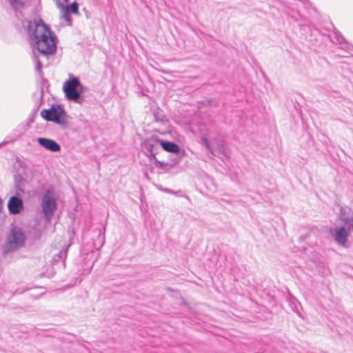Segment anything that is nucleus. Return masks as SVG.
<instances>
[{"label": "nucleus", "instance_id": "a211bd4d", "mask_svg": "<svg viewBox=\"0 0 353 353\" xmlns=\"http://www.w3.org/2000/svg\"><path fill=\"white\" fill-rule=\"evenodd\" d=\"M9 3L15 11L23 7V3L21 0H9Z\"/></svg>", "mask_w": 353, "mask_h": 353}, {"label": "nucleus", "instance_id": "423d86ee", "mask_svg": "<svg viewBox=\"0 0 353 353\" xmlns=\"http://www.w3.org/2000/svg\"><path fill=\"white\" fill-rule=\"evenodd\" d=\"M20 195L12 196L8 202V209L10 214H19L24 209V203Z\"/></svg>", "mask_w": 353, "mask_h": 353}, {"label": "nucleus", "instance_id": "f03ea898", "mask_svg": "<svg viewBox=\"0 0 353 353\" xmlns=\"http://www.w3.org/2000/svg\"><path fill=\"white\" fill-rule=\"evenodd\" d=\"M85 86L81 83L79 78L73 77L67 80L63 86V90L65 98L77 103L81 104L84 101L83 93Z\"/></svg>", "mask_w": 353, "mask_h": 353}, {"label": "nucleus", "instance_id": "4468645a", "mask_svg": "<svg viewBox=\"0 0 353 353\" xmlns=\"http://www.w3.org/2000/svg\"><path fill=\"white\" fill-rule=\"evenodd\" d=\"M14 179V187L17 190L16 194L17 195H21V193H24V189L27 181L19 174H15Z\"/></svg>", "mask_w": 353, "mask_h": 353}, {"label": "nucleus", "instance_id": "393cba45", "mask_svg": "<svg viewBox=\"0 0 353 353\" xmlns=\"http://www.w3.org/2000/svg\"><path fill=\"white\" fill-rule=\"evenodd\" d=\"M154 163L157 167L160 168H163L168 165V163H166L163 161H160L157 159H155V161L154 162Z\"/></svg>", "mask_w": 353, "mask_h": 353}, {"label": "nucleus", "instance_id": "f8f14e48", "mask_svg": "<svg viewBox=\"0 0 353 353\" xmlns=\"http://www.w3.org/2000/svg\"><path fill=\"white\" fill-rule=\"evenodd\" d=\"M33 96H34V97H37V99L35 101L34 107L32 109V113L29 117L30 122H33L34 117L37 114L38 110L42 104L43 96V88H41V90L37 93L34 92Z\"/></svg>", "mask_w": 353, "mask_h": 353}, {"label": "nucleus", "instance_id": "dca6fc26", "mask_svg": "<svg viewBox=\"0 0 353 353\" xmlns=\"http://www.w3.org/2000/svg\"><path fill=\"white\" fill-rule=\"evenodd\" d=\"M334 30L332 33L333 36L332 38V41L333 43H339L341 45L345 41V39L338 30H336L335 28H334Z\"/></svg>", "mask_w": 353, "mask_h": 353}, {"label": "nucleus", "instance_id": "7ed1b4c3", "mask_svg": "<svg viewBox=\"0 0 353 353\" xmlns=\"http://www.w3.org/2000/svg\"><path fill=\"white\" fill-rule=\"evenodd\" d=\"M41 117L47 121L59 125L61 128L68 127V115L63 106L61 104H52L49 109L41 112Z\"/></svg>", "mask_w": 353, "mask_h": 353}, {"label": "nucleus", "instance_id": "f257e3e1", "mask_svg": "<svg viewBox=\"0 0 353 353\" xmlns=\"http://www.w3.org/2000/svg\"><path fill=\"white\" fill-rule=\"evenodd\" d=\"M28 31L31 40L34 41L33 47L43 55H51L56 52L57 38L54 32L39 19L34 23L29 21Z\"/></svg>", "mask_w": 353, "mask_h": 353}, {"label": "nucleus", "instance_id": "9b49d317", "mask_svg": "<svg viewBox=\"0 0 353 353\" xmlns=\"http://www.w3.org/2000/svg\"><path fill=\"white\" fill-rule=\"evenodd\" d=\"M70 245L68 246H65L63 248H61L58 253L54 254L52 257V265H57L59 262H61V265L63 268H65V260L68 255V250Z\"/></svg>", "mask_w": 353, "mask_h": 353}, {"label": "nucleus", "instance_id": "20e7f679", "mask_svg": "<svg viewBox=\"0 0 353 353\" xmlns=\"http://www.w3.org/2000/svg\"><path fill=\"white\" fill-rule=\"evenodd\" d=\"M26 239L24 230L19 226L12 225L3 245L4 252H12L24 247Z\"/></svg>", "mask_w": 353, "mask_h": 353}, {"label": "nucleus", "instance_id": "39448f33", "mask_svg": "<svg viewBox=\"0 0 353 353\" xmlns=\"http://www.w3.org/2000/svg\"><path fill=\"white\" fill-rule=\"evenodd\" d=\"M42 212L46 219H50L57 209V201L54 196L50 195V191L47 190L42 199Z\"/></svg>", "mask_w": 353, "mask_h": 353}, {"label": "nucleus", "instance_id": "0eeeda50", "mask_svg": "<svg viewBox=\"0 0 353 353\" xmlns=\"http://www.w3.org/2000/svg\"><path fill=\"white\" fill-rule=\"evenodd\" d=\"M160 139L157 136H152L151 137L146 139L142 143V146L146 150L145 155H153L154 153H158L160 148Z\"/></svg>", "mask_w": 353, "mask_h": 353}, {"label": "nucleus", "instance_id": "ddd939ff", "mask_svg": "<svg viewBox=\"0 0 353 353\" xmlns=\"http://www.w3.org/2000/svg\"><path fill=\"white\" fill-rule=\"evenodd\" d=\"M160 145L166 152L176 154L181 152L180 147L174 142L160 139Z\"/></svg>", "mask_w": 353, "mask_h": 353}, {"label": "nucleus", "instance_id": "6e6552de", "mask_svg": "<svg viewBox=\"0 0 353 353\" xmlns=\"http://www.w3.org/2000/svg\"><path fill=\"white\" fill-rule=\"evenodd\" d=\"M340 219L344 223L348 232H353V211L348 207L340 206Z\"/></svg>", "mask_w": 353, "mask_h": 353}, {"label": "nucleus", "instance_id": "aec40b11", "mask_svg": "<svg viewBox=\"0 0 353 353\" xmlns=\"http://www.w3.org/2000/svg\"><path fill=\"white\" fill-rule=\"evenodd\" d=\"M33 59H34V61L36 62V67H35L36 71L37 72H41V68H42L43 65H42L41 61L39 59L35 52H33Z\"/></svg>", "mask_w": 353, "mask_h": 353}, {"label": "nucleus", "instance_id": "1a4fd4ad", "mask_svg": "<svg viewBox=\"0 0 353 353\" xmlns=\"http://www.w3.org/2000/svg\"><path fill=\"white\" fill-rule=\"evenodd\" d=\"M37 142L39 145L50 152H57L61 150L60 145L53 139L39 137L37 139Z\"/></svg>", "mask_w": 353, "mask_h": 353}, {"label": "nucleus", "instance_id": "4be33fe9", "mask_svg": "<svg viewBox=\"0 0 353 353\" xmlns=\"http://www.w3.org/2000/svg\"><path fill=\"white\" fill-rule=\"evenodd\" d=\"M201 142H202V143L204 145V146L205 147V148L207 149V150H208L210 154H212V155H214V152H213L212 148L211 147L210 143V142H209L208 139L206 137H202V138H201Z\"/></svg>", "mask_w": 353, "mask_h": 353}, {"label": "nucleus", "instance_id": "9d476101", "mask_svg": "<svg viewBox=\"0 0 353 353\" xmlns=\"http://www.w3.org/2000/svg\"><path fill=\"white\" fill-rule=\"evenodd\" d=\"M348 232L345 226H341L335 230L334 240L340 245L347 247Z\"/></svg>", "mask_w": 353, "mask_h": 353}, {"label": "nucleus", "instance_id": "bb28decb", "mask_svg": "<svg viewBox=\"0 0 353 353\" xmlns=\"http://www.w3.org/2000/svg\"><path fill=\"white\" fill-rule=\"evenodd\" d=\"M3 208V200L0 198V210Z\"/></svg>", "mask_w": 353, "mask_h": 353}, {"label": "nucleus", "instance_id": "b1692460", "mask_svg": "<svg viewBox=\"0 0 353 353\" xmlns=\"http://www.w3.org/2000/svg\"><path fill=\"white\" fill-rule=\"evenodd\" d=\"M57 5V7L60 10L61 8H63L65 3H68L69 0H54Z\"/></svg>", "mask_w": 353, "mask_h": 353}, {"label": "nucleus", "instance_id": "a878e982", "mask_svg": "<svg viewBox=\"0 0 353 353\" xmlns=\"http://www.w3.org/2000/svg\"><path fill=\"white\" fill-rule=\"evenodd\" d=\"M157 154H158V153H155V152H154V156H153V155H146V156L149 158V159H150V161H154H154H155V159H157L156 155H157Z\"/></svg>", "mask_w": 353, "mask_h": 353}, {"label": "nucleus", "instance_id": "5701e85b", "mask_svg": "<svg viewBox=\"0 0 353 353\" xmlns=\"http://www.w3.org/2000/svg\"><path fill=\"white\" fill-rule=\"evenodd\" d=\"M217 149L221 154L227 157V149L225 147V142L224 141H221L218 144Z\"/></svg>", "mask_w": 353, "mask_h": 353}, {"label": "nucleus", "instance_id": "412c9836", "mask_svg": "<svg viewBox=\"0 0 353 353\" xmlns=\"http://www.w3.org/2000/svg\"><path fill=\"white\" fill-rule=\"evenodd\" d=\"M60 10L63 12V17L67 22L68 25L69 26H71L72 25V18L70 17V13H69L65 10Z\"/></svg>", "mask_w": 353, "mask_h": 353}, {"label": "nucleus", "instance_id": "f3484780", "mask_svg": "<svg viewBox=\"0 0 353 353\" xmlns=\"http://www.w3.org/2000/svg\"><path fill=\"white\" fill-rule=\"evenodd\" d=\"M60 10H65L69 13L77 14L79 12V5L76 1L72 2L70 6L63 5Z\"/></svg>", "mask_w": 353, "mask_h": 353}, {"label": "nucleus", "instance_id": "6ab92c4d", "mask_svg": "<svg viewBox=\"0 0 353 353\" xmlns=\"http://www.w3.org/2000/svg\"><path fill=\"white\" fill-rule=\"evenodd\" d=\"M341 48L344 50L350 55L353 56V46L347 42L345 40L342 44L340 45Z\"/></svg>", "mask_w": 353, "mask_h": 353}, {"label": "nucleus", "instance_id": "2eb2a0df", "mask_svg": "<svg viewBox=\"0 0 353 353\" xmlns=\"http://www.w3.org/2000/svg\"><path fill=\"white\" fill-rule=\"evenodd\" d=\"M153 116L154 120L157 122L162 124H165L168 123V119H166V116L164 114V112L159 108L153 111Z\"/></svg>", "mask_w": 353, "mask_h": 353}]
</instances>
